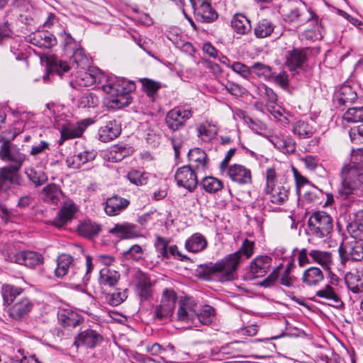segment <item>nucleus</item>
I'll return each instance as SVG.
<instances>
[{"instance_id":"14","label":"nucleus","mask_w":363,"mask_h":363,"mask_svg":"<svg viewBox=\"0 0 363 363\" xmlns=\"http://www.w3.org/2000/svg\"><path fill=\"white\" fill-rule=\"evenodd\" d=\"M290 190V184L286 177L283 183L270 187H265V193L269 201L274 204L281 205L287 199Z\"/></svg>"},{"instance_id":"11","label":"nucleus","mask_w":363,"mask_h":363,"mask_svg":"<svg viewBox=\"0 0 363 363\" xmlns=\"http://www.w3.org/2000/svg\"><path fill=\"white\" fill-rule=\"evenodd\" d=\"M342 262H359L363 259V242L352 240L342 244L339 247Z\"/></svg>"},{"instance_id":"5","label":"nucleus","mask_w":363,"mask_h":363,"mask_svg":"<svg viewBox=\"0 0 363 363\" xmlns=\"http://www.w3.org/2000/svg\"><path fill=\"white\" fill-rule=\"evenodd\" d=\"M341 186L337 193L342 199L363 195V167L344 165L340 172Z\"/></svg>"},{"instance_id":"37","label":"nucleus","mask_w":363,"mask_h":363,"mask_svg":"<svg viewBox=\"0 0 363 363\" xmlns=\"http://www.w3.org/2000/svg\"><path fill=\"white\" fill-rule=\"evenodd\" d=\"M315 296L328 300L329 301L328 304L331 306L340 308L343 306V302L335 292L334 289L329 284H327L324 288L317 291Z\"/></svg>"},{"instance_id":"40","label":"nucleus","mask_w":363,"mask_h":363,"mask_svg":"<svg viewBox=\"0 0 363 363\" xmlns=\"http://www.w3.org/2000/svg\"><path fill=\"white\" fill-rule=\"evenodd\" d=\"M120 279V274L113 269L104 267L100 270L99 282L102 286H113Z\"/></svg>"},{"instance_id":"51","label":"nucleus","mask_w":363,"mask_h":363,"mask_svg":"<svg viewBox=\"0 0 363 363\" xmlns=\"http://www.w3.org/2000/svg\"><path fill=\"white\" fill-rule=\"evenodd\" d=\"M342 119L348 123L363 121V106L349 108L343 114Z\"/></svg>"},{"instance_id":"7","label":"nucleus","mask_w":363,"mask_h":363,"mask_svg":"<svg viewBox=\"0 0 363 363\" xmlns=\"http://www.w3.org/2000/svg\"><path fill=\"white\" fill-rule=\"evenodd\" d=\"M177 301L176 291L171 288L163 290L160 303L155 306L153 311V318L161 321L171 320Z\"/></svg>"},{"instance_id":"33","label":"nucleus","mask_w":363,"mask_h":363,"mask_svg":"<svg viewBox=\"0 0 363 363\" xmlns=\"http://www.w3.org/2000/svg\"><path fill=\"white\" fill-rule=\"evenodd\" d=\"M58 321L63 327L74 328L81 322L79 314L70 309H61L57 314Z\"/></svg>"},{"instance_id":"60","label":"nucleus","mask_w":363,"mask_h":363,"mask_svg":"<svg viewBox=\"0 0 363 363\" xmlns=\"http://www.w3.org/2000/svg\"><path fill=\"white\" fill-rule=\"evenodd\" d=\"M168 241L161 236H157L156 241L155 242V247L156 251L158 253V256L164 259H168Z\"/></svg>"},{"instance_id":"26","label":"nucleus","mask_w":363,"mask_h":363,"mask_svg":"<svg viewBox=\"0 0 363 363\" xmlns=\"http://www.w3.org/2000/svg\"><path fill=\"white\" fill-rule=\"evenodd\" d=\"M94 123L91 118H85L76 124H69L61 130V137L63 140L76 138L82 136L85 129Z\"/></svg>"},{"instance_id":"16","label":"nucleus","mask_w":363,"mask_h":363,"mask_svg":"<svg viewBox=\"0 0 363 363\" xmlns=\"http://www.w3.org/2000/svg\"><path fill=\"white\" fill-rule=\"evenodd\" d=\"M103 341V336L92 329H86L78 334L74 345L79 347L84 346L93 349Z\"/></svg>"},{"instance_id":"27","label":"nucleus","mask_w":363,"mask_h":363,"mask_svg":"<svg viewBox=\"0 0 363 363\" xmlns=\"http://www.w3.org/2000/svg\"><path fill=\"white\" fill-rule=\"evenodd\" d=\"M121 125L117 121L111 120L99 129V139L101 142L107 143L116 139L121 134Z\"/></svg>"},{"instance_id":"35","label":"nucleus","mask_w":363,"mask_h":363,"mask_svg":"<svg viewBox=\"0 0 363 363\" xmlns=\"http://www.w3.org/2000/svg\"><path fill=\"white\" fill-rule=\"evenodd\" d=\"M231 26L235 32L240 35H246L252 30L250 21L241 13H236L233 16Z\"/></svg>"},{"instance_id":"21","label":"nucleus","mask_w":363,"mask_h":363,"mask_svg":"<svg viewBox=\"0 0 363 363\" xmlns=\"http://www.w3.org/2000/svg\"><path fill=\"white\" fill-rule=\"evenodd\" d=\"M195 15L202 23H211L218 18V13L211 6L210 0H198Z\"/></svg>"},{"instance_id":"24","label":"nucleus","mask_w":363,"mask_h":363,"mask_svg":"<svg viewBox=\"0 0 363 363\" xmlns=\"http://www.w3.org/2000/svg\"><path fill=\"white\" fill-rule=\"evenodd\" d=\"M28 42L40 48L50 49L57 45V38L48 30H42L28 35Z\"/></svg>"},{"instance_id":"54","label":"nucleus","mask_w":363,"mask_h":363,"mask_svg":"<svg viewBox=\"0 0 363 363\" xmlns=\"http://www.w3.org/2000/svg\"><path fill=\"white\" fill-rule=\"evenodd\" d=\"M357 277L358 276L354 274L348 273L345 278L348 289L355 294L361 292L363 289V283L359 284Z\"/></svg>"},{"instance_id":"55","label":"nucleus","mask_w":363,"mask_h":363,"mask_svg":"<svg viewBox=\"0 0 363 363\" xmlns=\"http://www.w3.org/2000/svg\"><path fill=\"white\" fill-rule=\"evenodd\" d=\"M294 266V261H291L287 264L284 272L279 279L280 284L288 287H290L294 284L296 278L290 275Z\"/></svg>"},{"instance_id":"25","label":"nucleus","mask_w":363,"mask_h":363,"mask_svg":"<svg viewBox=\"0 0 363 363\" xmlns=\"http://www.w3.org/2000/svg\"><path fill=\"white\" fill-rule=\"evenodd\" d=\"M272 259L267 255L257 256L250 265V273L253 278L264 277L272 265Z\"/></svg>"},{"instance_id":"46","label":"nucleus","mask_w":363,"mask_h":363,"mask_svg":"<svg viewBox=\"0 0 363 363\" xmlns=\"http://www.w3.org/2000/svg\"><path fill=\"white\" fill-rule=\"evenodd\" d=\"M201 186L209 194H215L223 188V183L214 177H206L200 182Z\"/></svg>"},{"instance_id":"59","label":"nucleus","mask_w":363,"mask_h":363,"mask_svg":"<svg viewBox=\"0 0 363 363\" xmlns=\"http://www.w3.org/2000/svg\"><path fill=\"white\" fill-rule=\"evenodd\" d=\"M50 69L56 72L59 75H62L70 69V67L66 61L57 58L50 60Z\"/></svg>"},{"instance_id":"49","label":"nucleus","mask_w":363,"mask_h":363,"mask_svg":"<svg viewBox=\"0 0 363 363\" xmlns=\"http://www.w3.org/2000/svg\"><path fill=\"white\" fill-rule=\"evenodd\" d=\"M130 183L136 186H143L147 184L148 174L136 169L128 172L126 176Z\"/></svg>"},{"instance_id":"12","label":"nucleus","mask_w":363,"mask_h":363,"mask_svg":"<svg viewBox=\"0 0 363 363\" xmlns=\"http://www.w3.org/2000/svg\"><path fill=\"white\" fill-rule=\"evenodd\" d=\"M222 176L228 177L232 182L240 185L251 184V171L245 166L238 164L230 165L223 172H220Z\"/></svg>"},{"instance_id":"44","label":"nucleus","mask_w":363,"mask_h":363,"mask_svg":"<svg viewBox=\"0 0 363 363\" xmlns=\"http://www.w3.org/2000/svg\"><path fill=\"white\" fill-rule=\"evenodd\" d=\"M359 217L363 218V211L357 216V219L350 222L347 225V230L354 240L363 242V223L360 222Z\"/></svg>"},{"instance_id":"53","label":"nucleus","mask_w":363,"mask_h":363,"mask_svg":"<svg viewBox=\"0 0 363 363\" xmlns=\"http://www.w3.org/2000/svg\"><path fill=\"white\" fill-rule=\"evenodd\" d=\"M73 52L72 60L76 64L77 67L84 68L89 62V60L85 54V51L82 48L71 50Z\"/></svg>"},{"instance_id":"4","label":"nucleus","mask_w":363,"mask_h":363,"mask_svg":"<svg viewBox=\"0 0 363 363\" xmlns=\"http://www.w3.org/2000/svg\"><path fill=\"white\" fill-rule=\"evenodd\" d=\"M282 16L284 21L292 24L296 28L309 21L314 22L318 26L316 30L320 34L321 33V21L313 11L306 9L301 0H288L282 9Z\"/></svg>"},{"instance_id":"23","label":"nucleus","mask_w":363,"mask_h":363,"mask_svg":"<svg viewBox=\"0 0 363 363\" xmlns=\"http://www.w3.org/2000/svg\"><path fill=\"white\" fill-rule=\"evenodd\" d=\"M33 303L28 298H21L7 309L9 315L15 320H20L32 310Z\"/></svg>"},{"instance_id":"15","label":"nucleus","mask_w":363,"mask_h":363,"mask_svg":"<svg viewBox=\"0 0 363 363\" xmlns=\"http://www.w3.org/2000/svg\"><path fill=\"white\" fill-rule=\"evenodd\" d=\"M196 303L192 298L185 297L179 302L177 320L185 323H193L197 316Z\"/></svg>"},{"instance_id":"63","label":"nucleus","mask_w":363,"mask_h":363,"mask_svg":"<svg viewBox=\"0 0 363 363\" xmlns=\"http://www.w3.org/2000/svg\"><path fill=\"white\" fill-rule=\"evenodd\" d=\"M363 150L362 148L352 150L350 162L345 165H351L352 167H363Z\"/></svg>"},{"instance_id":"58","label":"nucleus","mask_w":363,"mask_h":363,"mask_svg":"<svg viewBox=\"0 0 363 363\" xmlns=\"http://www.w3.org/2000/svg\"><path fill=\"white\" fill-rule=\"evenodd\" d=\"M251 69L258 77H263L265 79L272 77L271 67L261 62L254 63L251 67Z\"/></svg>"},{"instance_id":"42","label":"nucleus","mask_w":363,"mask_h":363,"mask_svg":"<svg viewBox=\"0 0 363 363\" xmlns=\"http://www.w3.org/2000/svg\"><path fill=\"white\" fill-rule=\"evenodd\" d=\"M357 99V93L350 86H342L337 96V102L340 106H349Z\"/></svg>"},{"instance_id":"36","label":"nucleus","mask_w":363,"mask_h":363,"mask_svg":"<svg viewBox=\"0 0 363 363\" xmlns=\"http://www.w3.org/2000/svg\"><path fill=\"white\" fill-rule=\"evenodd\" d=\"M312 262H316L325 270H329L333 264L332 254L330 252L312 250L308 252Z\"/></svg>"},{"instance_id":"28","label":"nucleus","mask_w":363,"mask_h":363,"mask_svg":"<svg viewBox=\"0 0 363 363\" xmlns=\"http://www.w3.org/2000/svg\"><path fill=\"white\" fill-rule=\"evenodd\" d=\"M130 204V201L118 195L107 199L104 210L109 216H115L123 211Z\"/></svg>"},{"instance_id":"45","label":"nucleus","mask_w":363,"mask_h":363,"mask_svg":"<svg viewBox=\"0 0 363 363\" xmlns=\"http://www.w3.org/2000/svg\"><path fill=\"white\" fill-rule=\"evenodd\" d=\"M274 27L272 21L267 19H262L257 23L254 28L255 35L257 38H267L273 33Z\"/></svg>"},{"instance_id":"56","label":"nucleus","mask_w":363,"mask_h":363,"mask_svg":"<svg viewBox=\"0 0 363 363\" xmlns=\"http://www.w3.org/2000/svg\"><path fill=\"white\" fill-rule=\"evenodd\" d=\"M215 315L214 308L208 305L205 306L200 313H197L196 319H198L203 325H208L212 322Z\"/></svg>"},{"instance_id":"2","label":"nucleus","mask_w":363,"mask_h":363,"mask_svg":"<svg viewBox=\"0 0 363 363\" xmlns=\"http://www.w3.org/2000/svg\"><path fill=\"white\" fill-rule=\"evenodd\" d=\"M103 91L109 95L111 106L121 108L128 106L132 101L130 94L135 89L134 82L123 77H108L106 83L102 85Z\"/></svg>"},{"instance_id":"22","label":"nucleus","mask_w":363,"mask_h":363,"mask_svg":"<svg viewBox=\"0 0 363 363\" xmlns=\"http://www.w3.org/2000/svg\"><path fill=\"white\" fill-rule=\"evenodd\" d=\"M188 160L191 168L197 172H204L208 168V157L205 151L199 147L191 149L188 152Z\"/></svg>"},{"instance_id":"38","label":"nucleus","mask_w":363,"mask_h":363,"mask_svg":"<svg viewBox=\"0 0 363 363\" xmlns=\"http://www.w3.org/2000/svg\"><path fill=\"white\" fill-rule=\"evenodd\" d=\"M324 279L322 270L315 267H311L304 271L302 276V281L307 286H316Z\"/></svg>"},{"instance_id":"34","label":"nucleus","mask_w":363,"mask_h":363,"mask_svg":"<svg viewBox=\"0 0 363 363\" xmlns=\"http://www.w3.org/2000/svg\"><path fill=\"white\" fill-rule=\"evenodd\" d=\"M42 194L45 202L51 204H57L64 195L60 186L51 183L43 189Z\"/></svg>"},{"instance_id":"20","label":"nucleus","mask_w":363,"mask_h":363,"mask_svg":"<svg viewBox=\"0 0 363 363\" xmlns=\"http://www.w3.org/2000/svg\"><path fill=\"white\" fill-rule=\"evenodd\" d=\"M77 208L74 202L67 201L58 211L56 217L52 221L55 226L62 228L74 218Z\"/></svg>"},{"instance_id":"31","label":"nucleus","mask_w":363,"mask_h":363,"mask_svg":"<svg viewBox=\"0 0 363 363\" xmlns=\"http://www.w3.org/2000/svg\"><path fill=\"white\" fill-rule=\"evenodd\" d=\"M208 245L206 238L200 233H194L185 242V248L193 253H199L203 251Z\"/></svg>"},{"instance_id":"29","label":"nucleus","mask_w":363,"mask_h":363,"mask_svg":"<svg viewBox=\"0 0 363 363\" xmlns=\"http://www.w3.org/2000/svg\"><path fill=\"white\" fill-rule=\"evenodd\" d=\"M96 155L97 152L93 149L84 150L72 157H68L66 163L69 168L79 169L82 164L93 161Z\"/></svg>"},{"instance_id":"39","label":"nucleus","mask_w":363,"mask_h":363,"mask_svg":"<svg viewBox=\"0 0 363 363\" xmlns=\"http://www.w3.org/2000/svg\"><path fill=\"white\" fill-rule=\"evenodd\" d=\"M101 230V225L91 220H84L77 227L78 233L81 236L89 239H91L98 235Z\"/></svg>"},{"instance_id":"64","label":"nucleus","mask_w":363,"mask_h":363,"mask_svg":"<svg viewBox=\"0 0 363 363\" xmlns=\"http://www.w3.org/2000/svg\"><path fill=\"white\" fill-rule=\"evenodd\" d=\"M349 135L353 143H363V124L352 128L350 130Z\"/></svg>"},{"instance_id":"10","label":"nucleus","mask_w":363,"mask_h":363,"mask_svg":"<svg viewBox=\"0 0 363 363\" xmlns=\"http://www.w3.org/2000/svg\"><path fill=\"white\" fill-rule=\"evenodd\" d=\"M197 173L191 166L184 165L177 169L174 178L179 186L192 192L199 184Z\"/></svg>"},{"instance_id":"8","label":"nucleus","mask_w":363,"mask_h":363,"mask_svg":"<svg viewBox=\"0 0 363 363\" xmlns=\"http://www.w3.org/2000/svg\"><path fill=\"white\" fill-rule=\"evenodd\" d=\"M193 116V111L184 106H177L167 112L165 123L169 129L177 131L184 128Z\"/></svg>"},{"instance_id":"30","label":"nucleus","mask_w":363,"mask_h":363,"mask_svg":"<svg viewBox=\"0 0 363 363\" xmlns=\"http://www.w3.org/2000/svg\"><path fill=\"white\" fill-rule=\"evenodd\" d=\"M136 278V291L141 299L147 300L152 295V286L148 277L141 272H138L135 274Z\"/></svg>"},{"instance_id":"61","label":"nucleus","mask_w":363,"mask_h":363,"mask_svg":"<svg viewBox=\"0 0 363 363\" xmlns=\"http://www.w3.org/2000/svg\"><path fill=\"white\" fill-rule=\"evenodd\" d=\"M59 37L65 50H71L77 47V43L69 33L63 30L59 33Z\"/></svg>"},{"instance_id":"62","label":"nucleus","mask_w":363,"mask_h":363,"mask_svg":"<svg viewBox=\"0 0 363 363\" xmlns=\"http://www.w3.org/2000/svg\"><path fill=\"white\" fill-rule=\"evenodd\" d=\"M228 67L245 79H247L251 74V68L240 62H234L232 65H228Z\"/></svg>"},{"instance_id":"13","label":"nucleus","mask_w":363,"mask_h":363,"mask_svg":"<svg viewBox=\"0 0 363 363\" xmlns=\"http://www.w3.org/2000/svg\"><path fill=\"white\" fill-rule=\"evenodd\" d=\"M10 259L11 262L24 265L29 268H34L36 266L42 264L44 260L41 254L30 250L19 251L11 255Z\"/></svg>"},{"instance_id":"19","label":"nucleus","mask_w":363,"mask_h":363,"mask_svg":"<svg viewBox=\"0 0 363 363\" xmlns=\"http://www.w3.org/2000/svg\"><path fill=\"white\" fill-rule=\"evenodd\" d=\"M12 184L21 185V177L16 168L4 167L0 169V191L6 192Z\"/></svg>"},{"instance_id":"48","label":"nucleus","mask_w":363,"mask_h":363,"mask_svg":"<svg viewBox=\"0 0 363 363\" xmlns=\"http://www.w3.org/2000/svg\"><path fill=\"white\" fill-rule=\"evenodd\" d=\"M99 104V97L93 92L85 91L79 97L78 105L81 108H94Z\"/></svg>"},{"instance_id":"32","label":"nucleus","mask_w":363,"mask_h":363,"mask_svg":"<svg viewBox=\"0 0 363 363\" xmlns=\"http://www.w3.org/2000/svg\"><path fill=\"white\" fill-rule=\"evenodd\" d=\"M270 142L274 147L283 153L291 154L296 151V142L289 136H272Z\"/></svg>"},{"instance_id":"17","label":"nucleus","mask_w":363,"mask_h":363,"mask_svg":"<svg viewBox=\"0 0 363 363\" xmlns=\"http://www.w3.org/2000/svg\"><path fill=\"white\" fill-rule=\"evenodd\" d=\"M310 50L308 48L298 49L294 48L288 52L286 64L291 71L302 69L308 60Z\"/></svg>"},{"instance_id":"41","label":"nucleus","mask_w":363,"mask_h":363,"mask_svg":"<svg viewBox=\"0 0 363 363\" xmlns=\"http://www.w3.org/2000/svg\"><path fill=\"white\" fill-rule=\"evenodd\" d=\"M292 132L299 138L305 139L312 137L315 132V129L308 122L299 120L293 124Z\"/></svg>"},{"instance_id":"52","label":"nucleus","mask_w":363,"mask_h":363,"mask_svg":"<svg viewBox=\"0 0 363 363\" xmlns=\"http://www.w3.org/2000/svg\"><path fill=\"white\" fill-rule=\"evenodd\" d=\"M126 260L139 261L143 257V250L139 245H133L122 253Z\"/></svg>"},{"instance_id":"6","label":"nucleus","mask_w":363,"mask_h":363,"mask_svg":"<svg viewBox=\"0 0 363 363\" xmlns=\"http://www.w3.org/2000/svg\"><path fill=\"white\" fill-rule=\"evenodd\" d=\"M333 230V219L324 211L314 212L308 220V234L313 238L328 239Z\"/></svg>"},{"instance_id":"9","label":"nucleus","mask_w":363,"mask_h":363,"mask_svg":"<svg viewBox=\"0 0 363 363\" xmlns=\"http://www.w3.org/2000/svg\"><path fill=\"white\" fill-rule=\"evenodd\" d=\"M0 158L4 161H9L13 164L6 166L7 167L19 171L23 162L26 160V156L21 153L13 146L10 141L6 140L3 143L0 148Z\"/></svg>"},{"instance_id":"43","label":"nucleus","mask_w":363,"mask_h":363,"mask_svg":"<svg viewBox=\"0 0 363 363\" xmlns=\"http://www.w3.org/2000/svg\"><path fill=\"white\" fill-rule=\"evenodd\" d=\"M255 93L262 99H265L269 105L277 104V95L274 90L263 83L254 84Z\"/></svg>"},{"instance_id":"47","label":"nucleus","mask_w":363,"mask_h":363,"mask_svg":"<svg viewBox=\"0 0 363 363\" xmlns=\"http://www.w3.org/2000/svg\"><path fill=\"white\" fill-rule=\"evenodd\" d=\"M22 289L9 284H4L1 289L4 304L10 306L13 301L22 293Z\"/></svg>"},{"instance_id":"3","label":"nucleus","mask_w":363,"mask_h":363,"mask_svg":"<svg viewBox=\"0 0 363 363\" xmlns=\"http://www.w3.org/2000/svg\"><path fill=\"white\" fill-rule=\"evenodd\" d=\"M94 266L90 256L86 257V272L76 266L74 259L67 254H62L57 259V267L55 274L57 277L67 278L74 281L76 284L80 285L81 283L86 284L89 281V274L93 270Z\"/></svg>"},{"instance_id":"50","label":"nucleus","mask_w":363,"mask_h":363,"mask_svg":"<svg viewBox=\"0 0 363 363\" xmlns=\"http://www.w3.org/2000/svg\"><path fill=\"white\" fill-rule=\"evenodd\" d=\"M26 174L36 187L42 186L48 181L47 174L42 170L30 169L26 171Z\"/></svg>"},{"instance_id":"1","label":"nucleus","mask_w":363,"mask_h":363,"mask_svg":"<svg viewBox=\"0 0 363 363\" xmlns=\"http://www.w3.org/2000/svg\"><path fill=\"white\" fill-rule=\"evenodd\" d=\"M254 250L255 242L248 239H245L238 251L215 263L205 264L202 266L203 272L206 275L216 277L220 282L232 281L235 279L242 256L243 255L246 259H249L253 255Z\"/></svg>"},{"instance_id":"18","label":"nucleus","mask_w":363,"mask_h":363,"mask_svg":"<svg viewBox=\"0 0 363 363\" xmlns=\"http://www.w3.org/2000/svg\"><path fill=\"white\" fill-rule=\"evenodd\" d=\"M108 232L121 239H133L142 235L141 228L127 222L116 224Z\"/></svg>"},{"instance_id":"57","label":"nucleus","mask_w":363,"mask_h":363,"mask_svg":"<svg viewBox=\"0 0 363 363\" xmlns=\"http://www.w3.org/2000/svg\"><path fill=\"white\" fill-rule=\"evenodd\" d=\"M127 289L122 291L118 290L116 292L108 294L106 296V299L110 305L116 306L123 302L127 298Z\"/></svg>"}]
</instances>
